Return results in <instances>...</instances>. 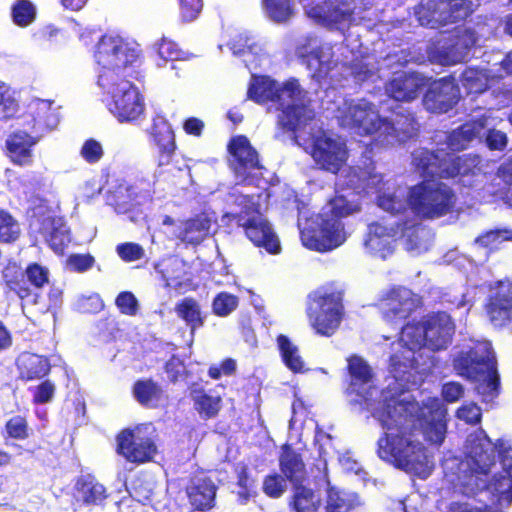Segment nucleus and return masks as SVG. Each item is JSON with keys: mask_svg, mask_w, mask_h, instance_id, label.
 <instances>
[{"mask_svg": "<svg viewBox=\"0 0 512 512\" xmlns=\"http://www.w3.org/2000/svg\"><path fill=\"white\" fill-rule=\"evenodd\" d=\"M118 256L124 262H134L144 257L145 252L143 247L134 242H125L118 244L116 247Z\"/></svg>", "mask_w": 512, "mask_h": 512, "instance_id": "nucleus-57", "label": "nucleus"}, {"mask_svg": "<svg viewBox=\"0 0 512 512\" xmlns=\"http://www.w3.org/2000/svg\"><path fill=\"white\" fill-rule=\"evenodd\" d=\"M81 157L89 164L98 163L104 156V150L99 141L89 138L84 141L80 149Z\"/></svg>", "mask_w": 512, "mask_h": 512, "instance_id": "nucleus-55", "label": "nucleus"}, {"mask_svg": "<svg viewBox=\"0 0 512 512\" xmlns=\"http://www.w3.org/2000/svg\"><path fill=\"white\" fill-rule=\"evenodd\" d=\"M28 282L36 289L43 288L49 282V271L39 263H29L23 272Z\"/></svg>", "mask_w": 512, "mask_h": 512, "instance_id": "nucleus-54", "label": "nucleus"}, {"mask_svg": "<svg viewBox=\"0 0 512 512\" xmlns=\"http://www.w3.org/2000/svg\"><path fill=\"white\" fill-rule=\"evenodd\" d=\"M195 410L204 419L216 417L221 409V397L208 394L203 388L191 392Z\"/></svg>", "mask_w": 512, "mask_h": 512, "instance_id": "nucleus-36", "label": "nucleus"}, {"mask_svg": "<svg viewBox=\"0 0 512 512\" xmlns=\"http://www.w3.org/2000/svg\"><path fill=\"white\" fill-rule=\"evenodd\" d=\"M400 338L412 351L428 348L425 318L422 321L407 322L401 328Z\"/></svg>", "mask_w": 512, "mask_h": 512, "instance_id": "nucleus-37", "label": "nucleus"}, {"mask_svg": "<svg viewBox=\"0 0 512 512\" xmlns=\"http://www.w3.org/2000/svg\"><path fill=\"white\" fill-rule=\"evenodd\" d=\"M457 194L447 183L423 179L408 189L406 202L411 211L422 220H433L454 212Z\"/></svg>", "mask_w": 512, "mask_h": 512, "instance_id": "nucleus-5", "label": "nucleus"}, {"mask_svg": "<svg viewBox=\"0 0 512 512\" xmlns=\"http://www.w3.org/2000/svg\"><path fill=\"white\" fill-rule=\"evenodd\" d=\"M446 156H448V152L444 150L419 148L412 153L411 163L414 170L424 179H432L435 176L442 179Z\"/></svg>", "mask_w": 512, "mask_h": 512, "instance_id": "nucleus-24", "label": "nucleus"}, {"mask_svg": "<svg viewBox=\"0 0 512 512\" xmlns=\"http://www.w3.org/2000/svg\"><path fill=\"white\" fill-rule=\"evenodd\" d=\"M5 431L12 439H27L30 434L27 418L23 415H14L10 417L5 423Z\"/></svg>", "mask_w": 512, "mask_h": 512, "instance_id": "nucleus-51", "label": "nucleus"}, {"mask_svg": "<svg viewBox=\"0 0 512 512\" xmlns=\"http://www.w3.org/2000/svg\"><path fill=\"white\" fill-rule=\"evenodd\" d=\"M179 5L181 18L185 22L196 19L202 10V0H179Z\"/></svg>", "mask_w": 512, "mask_h": 512, "instance_id": "nucleus-63", "label": "nucleus"}, {"mask_svg": "<svg viewBox=\"0 0 512 512\" xmlns=\"http://www.w3.org/2000/svg\"><path fill=\"white\" fill-rule=\"evenodd\" d=\"M283 481L278 474L267 475L263 481V492L271 498L280 497L285 491Z\"/></svg>", "mask_w": 512, "mask_h": 512, "instance_id": "nucleus-62", "label": "nucleus"}, {"mask_svg": "<svg viewBox=\"0 0 512 512\" xmlns=\"http://www.w3.org/2000/svg\"><path fill=\"white\" fill-rule=\"evenodd\" d=\"M477 136V130L471 123H464L452 130L446 137L447 147L452 151H461Z\"/></svg>", "mask_w": 512, "mask_h": 512, "instance_id": "nucleus-40", "label": "nucleus"}, {"mask_svg": "<svg viewBox=\"0 0 512 512\" xmlns=\"http://www.w3.org/2000/svg\"><path fill=\"white\" fill-rule=\"evenodd\" d=\"M459 100V89L453 80L444 77L434 81L422 98L424 108L434 114L450 111Z\"/></svg>", "mask_w": 512, "mask_h": 512, "instance_id": "nucleus-17", "label": "nucleus"}, {"mask_svg": "<svg viewBox=\"0 0 512 512\" xmlns=\"http://www.w3.org/2000/svg\"><path fill=\"white\" fill-rule=\"evenodd\" d=\"M53 105L51 100L38 101L33 116L35 123L47 129L55 128L59 123V114Z\"/></svg>", "mask_w": 512, "mask_h": 512, "instance_id": "nucleus-44", "label": "nucleus"}, {"mask_svg": "<svg viewBox=\"0 0 512 512\" xmlns=\"http://www.w3.org/2000/svg\"><path fill=\"white\" fill-rule=\"evenodd\" d=\"M311 156L320 170L338 174L347 164L349 150L345 142L319 135L313 139Z\"/></svg>", "mask_w": 512, "mask_h": 512, "instance_id": "nucleus-14", "label": "nucleus"}, {"mask_svg": "<svg viewBox=\"0 0 512 512\" xmlns=\"http://www.w3.org/2000/svg\"><path fill=\"white\" fill-rule=\"evenodd\" d=\"M54 393L55 385L49 380H44L32 389V401L34 404L48 403L54 397Z\"/></svg>", "mask_w": 512, "mask_h": 512, "instance_id": "nucleus-60", "label": "nucleus"}, {"mask_svg": "<svg viewBox=\"0 0 512 512\" xmlns=\"http://www.w3.org/2000/svg\"><path fill=\"white\" fill-rule=\"evenodd\" d=\"M115 440L116 453L128 463L135 465L150 463L158 453L154 437L140 426L122 429Z\"/></svg>", "mask_w": 512, "mask_h": 512, "instance_id": "nucleus-10", "label": "nucleus"}, {"mask_svg": "<svg viewBox=\"0 0 512 512\" xmlns=\"http://www.w3.org/2000/svg\"><path fill=\"white\" fill-rule=\"evenodd\" d=\"M461 83L470 93H483L487 90V79L483 71L468 67L461 74Z\"/></svg>", "mask_w": 512, "mask_h": 512, "instance_id": "nucleus-48", "label": "nucleus"}, {"mask_svg": "<svg viewBox=\"0 0 512 512\" xmlns=\"http://www.w3.org/2000/svg\"><path fill=\"white\" fill-rule=\"evenodd\" d=\"M211 219L205 213H199L180 221L174 230L175 238L186 245H199L209 234Z\"/></svg>", "mask_w": 512, "mask_h": 512, "instance_id": "nucleus-26", "label": "nucleus"}, {"mask_svg": "<svg viewBox=\"0 0 512 512\" xmlns=\"http://www.w3.org/2000/svg\"><path fill=\"white\" fill-rule=\"evenodd\" d=\"M452 366L457 375L478 382L476 390L483 402H490L499 395L500 377L496 360L485 346L474 345L459 351L452 360Z\"/></svg>", "mask_w": 512, "mask_h": 512, "instance_id": "nucleus-4", "label": "nucleus"}, {"mask_svg": "<svg viewBox=\"0 0 512 512\" xmlns=\"http://www.w3.org/2000/svg\"><path fill=\"white\" fill-rule=\"evenodd\" d=\"M393 237V229L387 228L380 223H372L369 225V232L365 245L371 250H382L390 244Z\"/></svg>", "mask_w": 512, "mask_h": 512, "instance_id": "nucleus-47", "label": "nucleus"}, {"mask_svg": "<svg viewBox=\"0 0 512 512\" xmlns=\"http://www.w3.org/2000/svg\"><path fill=\"white\" fill-rule=\"evenodd\" d=\"M95 259L90 254H72L68 257V265L71 270L83 273L93 267Z\"/></svg>", "mask_w": 512, "mask_h": 512, "instance_id": "nucleus-64", "label": "nucleus"}, {"mask_svg": "<svg viewBox=\"0 0 512 512\" xmlns=\"http://www.w3.org/2000/svg\"><path fill=\"white\" fill-rule=\"evenodd\" d=\"M237 371V363L233 358L223 359L219 365H211L208 368V376L213 380H218L222 376H232Z\"/></svg>", "mask_w": 512, "mask_h": 512, "instance_id": "nucleus-59", "label": "nucleus"}, {"mask_svg": "<svg viewBox=\"0 0 512 512\" xmlns=\"http://www.w3.org/2000/svg\"><path fill=\"white\" fill-rule=\"evenodd\" d=\"M343 125L354 129L359 135H373L389 124V120L380 117L376 106L366 100L349 102L341 116Z\"/></svg>", "mask_w": 512, "mask_h": 512, "instance_id": "nucleus-12", "label": "nucleus"}, {"mask_svg": "<svg viewBox=\"0 0 512 512\" xmlns=\"http://www.w3.org/2000/svg\"><path fill=\"white\" fill-rule=\"evenodd\" d=\"M227 150L228 165L235 176L242 181L249 180L255 170L264 168L259 153L245 135L233 136L228 142Z\"/></svg>", "mask_w": 512, "mask_h": 512, "instance_id": "nucleus-13", "label": "nucleus"}, {"mask_svg": "<svg viewBox=\"0 0 512 512\" xmlns=\"http://www.w3.org/2000/svg\"><path fill=\"white\" fill-rule=\"evenodd\" d=\"M74 490L77 499L87 506L101 505L108 497L105 486L91 474L79 476Z\"/></svg>", "mask_w": 512, "mask_h": 512, "instance_id": "nucleus-31", "label": "nucleus"}, {"mask_svg": "<svg viewBox=\"0 0 512 512\" xmlns=\"http://www.w3.org/2000/svg\"><path fill=\"white\" fill-rule=\"evenodd\" d=\"M100 66L97 78L99 86H110L111 82L140 79L136 70L142 63L141 51L120 36L104 34L100 37L95 51Z\"/></svg>", "mask_w": 512, "mask_h": 512, "instance_id": "nucleus-3", "label": "nucleus"}, {"mask_svg": "<svg viewBox=\"0 0 512 512\" xmlns=\"http://www.w3.org/2000/svg\"><path fill=\"white\" fill-rule=\"evenodd\" d=\"M158 54L165 61H175L182 57V50L173 40L163 37L158 45Z\"/></svg>", "mask_w": 512, "mask_h": 512, "instance_id": "nucleus-61", "label": "nucleus"}, {"mask_svg": "<svg viewBox=\"0 0 512 512\" xmlns=\"http://www.w3.org/2000/svg\"><path fill=\"white\" fill-rule=\"evenodd\" d=\"M483 311L489 324L496 329L512 324V281L499 280L490 287Z\"/></svg>", "mask_w": 512, "mask_h": 512, "instance_id": "nucleus-11", "label": "nucleus"}, {"mask_svg": "<svg viewBox=\"0 0 512 512\" xmlns=\"http://www.w3.org/2000/svg\"><path fill=\"white\" fill-rule=\"evenodd\" d=\"M478 158L471 155L455 156L448 153L445 161V168L442 171V179H454L475 175L479 170Z\"/></svg>", "mask_w": 512, "mask_h": 512, "instance_id": "nucleus-34", "label": "nucleus"}, {"mask_svg": "<svg viewBox=\"0 0 512 512\" xmlns=\"http://www.w3.org/2000/svg\"><path fill=\"white\" fill-rule=\"evenodd\" d=\"M268 16L275 22L287 21L294 13L293 0H262Z\"/></svg>", "mask_w": 512, "mask_h": 512, "instance_id": "nucleus-46", "label": "nucleus"}, {"mask_svg": "<svg viewBox=\"0 0 512 512\" xmlns=\"http://www.w3.org/2000/svg\"><path fill=\"white\" fill-rule=\"evenodd\" d=\"M343 296V291L335 288H320L310 296L312 304L306 314L316 334L331 337L339 329L345 314Z\"/></svg>", "mask_w": 512, "mask_h": 512, "instance_id": "nucleus-8", "label": "nucleus"}, {"mask_svg": "<svg viewBox=\"0 0 512 512\" xmlns=\"http://www.w3.org/2000/svg\"><path fill=\"white\" fill-rule=\"evenodd\" d=\"M305 96L298 80L283 84L268 75L252 74L247 88V99L259 105L272 104L281 113L277 124L285 132H295L314 118L313 111L303 102Z\"/></svg>", "mask_w": 512, "mask_h": 512, "instance_id": "nucleus-2", "label": "nucleus"}, {"mask_svg": "<svg viewBox=\"0 0 512 512\" xmlns=\"http://www.w3.org/2000/svg\"><path fill=\"white\" fill-rule=\"evenodd\" d=\"M372 415L387 430L377 441V455L406 473L426 479L433 464L426 447L417 438V423L425 440L439 446L447 432L446 410L438 405L420 407L416 401L389 395L380 401Z\"/></svg>", "mask_w": 512, "mask_h": 512, "instance_id": "nucleus-1", "label": "nucleus"}, {"mask_svg": "<svg viewBox=\"0 0 512 512\" xmlns=\"http://www.w3.org/2000/svg\"><path fill=\"white\" fill-rule=\"evenodd\" d=\"M30 227L44 237L45 242L55 254H64L71 236L63 218L50 212H40L33 215Z\"/></svg>", "mask_w": 512, "mask_h": 512, "instance_id": "nucleus-16", "label": "nucleus"}, {"mask_svg": "<svg viewBox=\"0 0 512 512\" xmlns=\"http://www.w3.org/2000/svg\"><path fill=\"white\" fill-rule=\"evenodd\" d=\"M306 14L317 23L336 26L350 22L354 10L346 0H323L321 3L308 6Z\"/></svg>", "mask_w": 512, "mask_h": 512, "instance_id": "nucleus-20", "label": "nucleus"}, {"mask_svg": "<svg viewBox=\"0 0 512 512\" xmlns=\"http://www.w3.org/2000/svg\"><path fill=\"white\" fill-rule=\"evenodd\" d=\"M427 8L431 19L440 24L465 20L471 13L467 0H428Z\"/></svg>", "mask_w": 512, "mask_h": 512, "instance_id": "nucleus-23", "label": "nucleus"}, {"mask_svg": "<svg viewBox=\"0 0 512 512\" xmlns=\"http://www.w3.org/2000/svg\"><path fill=\"white\" fill-rule=\"evenodd\" d=\"M21 228L18 220L5 209H0V243L13 244L19 240Z\"/></svg>", "mask_w": 512, "mask_h": 512, "instance_id": "nucleus-41", "label": "nucleus"}, {"mask_svg": "<svg viewBox=\"0 0 512 512\" xmlns=\"http://www.w3.org/2000/svg\"><path fill=\"white\" fill-rule=\"evenodd\" d=\"M100 87L110 95L108 108L119 122H133L144 114V97L130 80L115 81L110 86Z\"/></svg>", "mask_w": 512, "mask_h": 512, "instance_id": "nucleus-9", "label": "nucleus"}, {"mask_svg": "<svg viewBox=\"0 0 512 512\" xmlns=\"http://www.w3.org/2000/svg\"><path fill=\"white\" fill-rule=\"evenodd\" d=\"M4 281L9 291L15 293L21 300L32 296L28 280L21 270L8 268L4 273Z\"/></svg>", "mask_w": 512, "mask_h": 512, "instance_id": "nucleus-43", "label": "nucleus"}, {"mask_svg": "<svg viewBox=\"0 0 512 512\" xmlns=\"http://www.w3.org/2000/svg\"><path fill=\"white\" fill-rule=\"evenodd\" d=\"M325 512H357V505L344 492L330 487L327 490Z\"/></svg>", "mask_w": 512, "mask_h": 512, "instance_id": "nucleus-45", "label": "nucleus"}, {"mask_svg": "<svg viewBox=\"0 0 512 512\" xmlns=\"http://www.w3.org/2000/svg\"><path fill=\"white\" fill-rule=\"evenodd\" d=\"M383 319L390 324H397L408 319L420 306V299L410 289L397 286L391 288L381 299Z\"/></svg>", "mask_w": 512, "mask_h": 512, "instance_id": "nucleus-15", "label": "nucleus"}, {"mask_svg": "<svg viewBox=\"0 0 512 512\" xmlns=\"http://www.w3.org/2000/svg\"><path fill=\"white\" fill-rule=\"evenodd\" d=\"M238 204L240 210L227 214L229 220L243 230L244 235L255 247L262 248L272 255L279 254L280 240L262 213L260 204L249 195L240 196Z\"/></svg>", "mask_w": 512, "mask_h": 512, "instance_id": "nucleus-6", "label": "nucleus"}, {"mask_svg": "<svg viewBox=\"0 0 512 512\" xmlns=\"http://www.w3.org/2000/svg\"><path fill=\"white\" fill-rule=\"evenodd\" d=\"M510 240L512 241V230L493 229L480 234L475 242L484 248H489Z\"/></svg>", "mask_w": 512, "mask_h": 512, "instance_id": "nucleus-53", "label": "nucleus"}, {"mask_svg": "<svg viewBox=\"0 0 512 512\" xmlns=\"http://www.w3.org/2000/svg\"><path fill=\"white\" fill-rule=\"evenodd\" d=\"M481 437H477V444H473L469 454L471 462L469 464V472L471 475L479 478L480 476H488L491 467L495 463L494 449L491 447L492 441L483 429L479 430Z\"/></svg>", "mask_w": 512, "mask_h": 512, "instance_id": "nucleus-25", "label": "nucleus"}, {"mask_svg": "<svg viewBox=\"0 0 512 512\" xmlns=\"http://www.w3.org/2000/svg\"><path fill=\"white\" fill-rule=\"evenodd\" d=\"M383 128L400 141L410 140L418 135L419 124L415 114L405 110L395 113L389 124L383 125Z\"/></svg>", "mask_w": 512, "mask_h": 512, "instance_id": "nucleus-33", "label": "nucleus"}, {"mask_svg": "<svg viewBox=\"0 0 512 512\" xmlns=\"http://www.w3.org/2000/svg\"><path fill=\"white\" fill-rule=\"evenodd\" d=\"M16 366L19 378L24 381H34L46 377L51 369L47 357L35 353L23 352L17 360Z\"/></svg>", "mask_w": 512, "mask_h": 512, "instance_id": "nucleus-29", "label": "nucleus"}, {"mask_svg": "<svg viewBox=\"0 0 512 512\" xmlns=\"http://www.w3.org/2000/svg\"><path fill=\"white\" fill-rule=\"evenodd\" d=\"M342 200V198L333 200L330 213H319L308 220L307 225L301 230V240L305 247L318 252H327L345 242L344 225L340 218L348 215L350 211L337 205V202Z\"/></svg>", "mask_w": 512, "mask_h": 512, "instance_id": "nucleus-7", "label": "nucleus"}, {"mask_svg": "<svg viewBox=\"0 0 512 512\" xmlns=\"http://www.w3.org/2000/svg\"><path fill=\"white\" fill-rule=\"evenodd\" d=\"M239 304V298L228 292L218 293L212 301V311L216 316L226 317L231 314Z\"/></svg>", "mask_w": 512, "mask_h": 512, "instance_id": "nucleus-50", "label": "nucleus"}, {"mask_svg": "<svg viewBox=\"0 0 512 512\" xmlns=\"http://www.w3.org/2000/svg\"><path fill=\"white\" fill-rule=\"evenodd\" d=\"M176 315L185 322L193 333L204 325L201 307L193 297H185L178 301L174 307Z\"/></svg>", "mask_w": 512, "mask_h": 512, "instance_id": "nucleus-35", "label": "nucleus"}, {"mask_svg": "<svg viewBox=\"0 0 512 512\" xmlns=\"http://www.w3.org/2000/svg\"><path fill=\"white\" fill-rule=\"evenodd\" d=\"M277 345L286 367L293 372H301L304 363L298 354V348L289 339L288 336L280 334L277 336Z\"/></svg>", "mask_w": 512, "mask_h": 512, "instance_id": "nucleus-39", "label": "nucleus"}, {"mask_svg": "<svg viewBox=\"0 0 512 512\" xmlns=\"http://www.w3.org/2000/svg\"><path fill=\"white\" fill-rule=\"evenodd\" d=\"M217 487L210 479H199L186 487L188 501L197 511H207L215 506Z\"/></svg>", "mask_w": 512, "mask_h": 512, "instance_id": "nucleus-30", "label": "nucleus"}, {"mask_svg": "<svg viewBox=\"0 0 512 512\" xmlns=\"http://www.w3.org/2000/svg\"><path fill=\"white\" fill-rule=\"evenodd\" d=\"M13 22L19 27L29 26L36 18V9L29 0H16L11 9Z\"/></svg>", "mask_w": 512, "mask_h": 512, "instance_id": "nucleus-49", "label": "nucleus"}, {"mask_svg": "<svg viewBox=\"0 0 512 512\" xmlns=\"http://www.w3.org/2000/svg\"><path fill=\"white\" fill-rule=\"evenodd\" d=\"M426 86V79L417 72L395 73L385 84L389 98L396 102L410 103L416 100Z\"/></svg>", "mask_w": 512, "mask_h": 512, "instance_id": "nucleus-19", "label": "nucleus"}, {"mask_svg": "<svg viewBox=\"0 0 512 512\" xmlns=\"http://www.w3.org/2000/svg\"><path fill=\"white\" fill-rule=\"evenodd\" d=\"M164 287L167 289H180L183 287L182 268L177 261L167 263L161 270Z\"/></svg>", "mask_w": 512, "mask_h": 512, "instance_id": "nucleus-52", "label": "nucleus"}, {"mask_svg": "<svg viewBox=\"0 0 512 512\" xmlns=\"http://www.w3.org/2000/svg\"><path fill=\"white\" fill-rule=\"evenodd\" d=\"M347 362L349 381L346 393L350 396L356 395L360 397L354 400L355 403L360 405L366 404L369 400L367 386L373 378L372 369L366 361L357 355L350 356Z\"/></svg>", "mask_w": 512, "mask_h": 512, "instance_id": "nucleus-22", "label": "nucleus"}, {"mask_svg": "<svg viewBox=\"0 0 512 512\" xmlns=\"http://www.w3.org/2000/svg\"><path fill=\"white\" fill-rule=\"evenodd\" d=\"M428 349L440 351L452 342L455 324L451 316L445 311H437L425 317Z\"/></svg>", "mask_w": 512, "mask_h": 512, "instance_id": "nucleus-21", "label": "nucleus"}, {"mask_svg": "<svg viewBox=\"0 0 512 512\" xmlns=\"http://www.w3.org/2000/svg\"><path fill=\"white\" fill-rule=\"evenodd\" d=\"M115 305L121 314L127 316H135L139 310L138 300L130 291L120 292L115 299Z\"/></svg>", "mask_w": 512, "mask_h": 512, "instance_id": "nucleus-56", "label": "nucleus"}, {"mask_svg": "<svg viewBox=\"0 0 512 512\" xmlns=\"http://www.w3.org/2000/svg\"><path fill=\"white\" fill-rule=\"evenodd\" d=\"M320 504V498L301 483L294 485V494L291 507L295 512H316Z\"/></svg>", "mask_w": 512, "mask_h": 512, "instance_id": "nucleus-38", "label": "nucleus"}, {"mask_svg": "<svg viewBox=\"0 0 512 512\" xmlns=\"http://www.w3.org/2000/svg\"><path fill=\"white\" fill-rule=\"evenodd\" d=\"M236 486L238 488L236 492L237 501L241 505L247 504L251 498L257 495L255 480L250 476L246 465H242L237 470Z\"/></svg>", "mask_w": 512, "mask_h": 512, "instance_id": "nucleus-42", "label": "nucleus"}, {"mask_svg": "<svg viewBox=\"0 0 512 512\" xmlns=\"http://www.w3.org/2000/svg\"><path fill=\"white\" fill-rule=\"evenodd\" d=\"M133 398L144 408L158 409L166 401L163 387L152 378L136 380L131 389Z\"/></svg>", "mask_w": 512, "mask_h": 512, "instance_id": "nucleus-27", "label": "nucleus"}, {"mask_svg": "<svg viewBox=\"0 0 512 512\" xmlns=\"http://www.w3.org/2000/svg\"><path fill=\"white\" fill-rule=\"evenodd\" d=\"M149 135L157 147V166H168L176 154L177 143L172 125L164 115L156 114L152 119Z\"/></svg>", "mask_w": 512, "mask_h": 512, "instance_id": "nucleus-18", "label": "nucleus"}, {"mask_svg": "<svg viewBox=\"0 0 512 512\" xmlns=\"http://www.w3.org/2000/svg\"><path fill=\"white\" fill-rule=\"evenodd\" d=\"M37 139L25 131H15L6 140V147L11 161L25 166L32 163V149Z\"/></svg>", "mask_w": 512, "mask_h": 512, "instance_id": "nucleus-28", "label": "nucleus"}, {"mask_svg": "<svg viewBox=\"0 0 512 512\" xmlns=\"http://www.w3.org/2000/svg\"><path fill=\"white\" fill-rule=\"evenodd\" d=\"M279 467L283 476L294 485L302 483L305 478L306 468L302 456L289 444L282 446Z\"/></svg>", "mask_w": 512, "mask_h": 512, "instance_id": "nucleus-32", "label": "nucleus"}, {"mask_svg": "<svg viewBox=\"0 0 512 512\" xmlns=\"http://www.w3.org/2000/svg\"><path fill=\"white\" fill-rule=\"evenodd\" d=\"M457 417L470 425H477L482 420V410L474 402L463 404L457 410Z\"/></svg>", "mask_w": 512, "mask_h": 512, "instance_id": "nucleus-58", "label": "nucleus"}]
</instances>
